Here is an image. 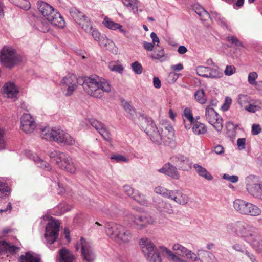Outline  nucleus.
Wrapping results in <instances>:
<instances>
[{
    "label": "nucleus",
    "instance_id": "5",
    "mask_svg": "<svg viewBox=\"0 0 262 262\" xmlns=\"http://www.w3.org/2000/svg\"><path fill=\"white\" fill-rule=\"evenodd\" d=\"M37 6L39 12L52 25L61 28L65 26L63 18L52 6L43 1H38Z\"/></svg>",
    "mask_w": 262,
    "mask_h": 262
},
{
    "label": "nucleus",
    "instance_id": "1",
    "mask_svg": "<svg viewBox=\"0 0 262 262\" xmlns=\"http://www.w3.org/2000/svg\"><path fill=\"white\" fill-rule=\"evenodd\" d=\"M78 84L82 85L87 94L96 98H101L104 93L111 91L108 81L96 75L78 78L75 74H69L63 78L60 83L61 88L67 90L66 95L67 96L72 94Z\"/></svg>",
    "mask_w": 262,
    "mask_h": 262
},
{
    "label": "nucleus",
    "instance_id": "16",
    "mask_svg": "<svg viewBox=\"0 0 262 262\" xmlns=\"http://www.w3.org/2000/svg\"><path fill=\"white\" fill-rule=\"evenodd\" d=\"M76 257L69 249L62 248L59 250L56 256V262H76Z\"/></svg>",
    "mask_w": 262,
    "mask_h": 262
},
{
    "label": "nucleus",
    "instance_id": "13",
    "mask_svg": "<svg viewBox=\"0 0 262 262\" xmlns=\"http://www.w3.org/2000/svg\"><path fill=\"white\" fill-rule=\"evenodd\" d=\"M88 122L102 136L104 140L108 142L112 141L111 134L104 123L94 119H90Z\"/></svg>",
    "mask_w": 262,
    "mask_h": 262
},
{
    "label": "nucleus",
    "instance_id": "8",
    "mask_svg": "<svg viewBox=\"0 0 262 262\" xmlns=\"http://www.w3.org/2000/svg\"><path fill=\"white\" fill-rule=\"evenodd\" d=\"M0 61L4 67L11 68L17 64L20 60L14 49L10 47H4L1 53Z\"/></svg>",
    "mask_w": 262,
    "mask_h": 262
},
{
    "label": "nucleus",
    "instance_id": "2",
    "mask_svg": "<svg viewBox=\"0 0 262 262\" xmlns=\"http://www.w3.org/2000/svg\"><path fill=\"white\" fill-rule=\"evenodd\" d=\"M142 250L148 262H162L159 250L163 254H165L168 260L171 262H187L174 254L170 250L165 247L160 246L158 249L147 238H142L139 241Z\"/></svg>",
    "mask_w": 262,
    "mask_h": 262
},
{
    "label": "nucleus",
    "instance_id": "4",
    "mask_svg": "<svg viewBox=\"0 0 262 262\" xmlns=\"http://www.w3.org/2000/svg\"><path fill=\"white\" fill-rule=\"evenodd\" d=\"M41 136L43 139L64 145H73L75 143V139L69 134L60 128H45L42 130Z\"/></svg>",
    "mask_w": 262,
    "mask_h": 262
},
{
    "label": "nucleus",
    "instance_id": "25",
    "mask_svg": "<svg viewBox=\"0 0 262 262\" xmlns=\"http://www.w3.org/2000/svg\"><path fill=\"white\" fill-rule=\"evenodd\" d=\"M68 155L58 150H54L49 153V157L52 161L59 167Z\"/></svg>",
    "mask_w": 262,
    "mask_h": 262
},
{
    "label": "nucleus",
    "instance_id": "42",
    "mask_svg": "<svg viewBox=\"0 0 262 262\" xmlns=\"http://www.w3.org/2000/svg\"><path fill=\"white\" fill-rule=\"evenodd\" d=\"M172 249L174 251H178V255L183 257L186 256L189 251L187 248L178 243L174 244Z\"/></svg>",
    "mask_w": 262,
    "mask_h": 262
},
{
    "label": "nucleus",
    "instance_id": "7",
    "mask_svg": "<svg viewBox=\"0 0 262 262\" xmlns=\"http://www.w3.org/2000/svg\"><path fill=\"white\" fill-rule=\"evenodd\" d=\"M233 207L238 213L244 215L257 216L261 213L258 207L242 199H235L233 202Z\"/></svg>",
    "mask_w": 262,
    "mask_h": 262
},
{
    "label": "nucleus",
    "instance_id": "38",
    "mask_svg": "<svg viewBox=\"0 0 262 262\" xmlns=\"http://www.w3.org/2000/svg\"><path fill=\"white\" fill-rule=\"evenodd\" d=\"M121 105L125 112L129 114L130 118L132 119H135V116H138L137 113L128 102L123 100L121 101Z\"/></svg>",
    "mask_w": 262,
    "mask_h": 262
},
{
    "label": "nucleus",
    "instance_id": "47",
    "mask_svg": "<svg viewBox=\"0 0 262 262\" xmlns=\"http://www.w3.org/2000/svg\"><path fill=\"white\" fill-rule=\"evenodd\" d=\"M193 9L195 13L201 17L202 19L206 20L207 18L210 17L209 14L204 9V8L200 6H196Z\"/></svg>",
    "mask_w": 262,
    "mask_h": 262
},
{
    "label": "nucleus",
    "instance_id": "52",
    "mask_svg": "<svg viewBox=\"0 0 262 262\" xmlns=\"http://www.w3.org/2000/svg\"><path fill=\"white\" fill-rule=\"evenodd\" d=\"M132 70L136 74H141L143 71V67L142 65L138 61H135L131 64Z\"/></svg>",
    "mask_w": 262,
    "mask_h": 262
},
{
    "label": "nucleus",
    "instance_id": "26",
    "mask_svg": "<svg viewBox=\"0 0 262 262\" xmlns=\"http://www.w3.org/2000/svg\"><path fill=\"white\" fill-rule=\"evenodd\" d=\"M192 124V130L195 135H202L205 134L207 132V128L206 125L203 123L195 120Z\"/></svg>",
    "mask_w": 262,
    "mask_h": 262
},
{
    "label": "nucleus",
    "instance_id": "30",
    "mask_svg": "<svg viewBox=\"0 0 262 262\" xmlns=\"http://www.w3.org/2000/svg\"><path fill=\"white\" fill-rule=\"evenodd\" d=\"M198 255L202 262H217L213 254L204 250L198 251Z\"/></svg>",
    "mask_w": 262,
    "mask_h": 262
},
{
    "label": "nucleus",
    "instance_id": "50",
    "mask_svg": "<svg viewBox=\"0 0 262 262\" xmlns=\"http://www.w3.org/2000/svg\"><path fill=\"white\" fill-rule=\"evenodd\" d=\"M226 39L228 41L230 42L231 44L238 47H244L243 43L235 36L233 35L228 36L227 37Z\"/></svg>",
    "mask_w": 262,
    "mask_h": 262
},
{
    "label": "nucleus",
    "instance_id": "43",
    "mask_svg": "<svg viewBox=\"0 0 262 262\" xmlns=\"http://www.w3.org/2000/svg\"><path fill=\"white\" fill-rule=\"evenodd\" d=\"M132 198L142 205L148 206V202L145 199V196L137 191L132 196Z\"/></svg>",
    "mask_w": 262,
    "mask_h": 262
},
{
    "label": "nucleus",
    "instance_id": "64",
    "mask_svg": "<svg viewBox=\"0 0 262 262\" xmlns=\"http://www.w3.org/2000/svg\"><path fill=\"white\" fill-rule=\"evenodd\" d=\"M143 47L147 51H151L154 50L155 45L151 42L144 41Z\"/></svg>",
    "mask_w": 262,
    "mask_h": 262
},
{
    "label": "nucleus",
    "instance_id": "28",
    "mask_svg": "<svg viewBox=\"0 0 262 262\" xmlns=\"http://www.w3.org/2000/svg\"><path fill=\"white\" fill-rule=\"evenodd\" d=\"M70 14L74 20L79 25L82 21H85L88 18L85 14L75 8H71L69 10Z\"/></svg>",
    "mask_w": 262,
    "mask_h": 262
},
{
    "label": "nucleus",
    "instance_id": "32",
    "mask_svg": "<svg viewBox=\"0 0 262 262\" xmlns=\"http://www.w3.org/2000/svg\"><path fill=\"white\" fill-rule=\"evenodd\" d=\"M156 208L160 213L167 214L173 213L172 205L167 202L162 201L157 205Z\"/></svg>",
    "mask_w": 262,
    "mask_h": 262
},
{
    "label": "nucleus",
    "instance_id": "20",
    "mask_svg": "<svg viewBox=\"0 0 262 262\" xmlns=\"http://www.w3.org/2000/svg\"><path fill=\"white\" fill-rule=\"evenodd\" d=\"M170 199L182 205L186 204L189 201L188 196L183 193L181 190L178 189L172 190Z\"/></svg>",
    "mask_w": 262,
    "mask_h": 262
},
{
    "label": "nucleus",
    "instance_id": "41",
    "mask_svg": "<svg viewBox=\"0 0 262 262\" xmlns=\"http://www.w3.org/2000/svg\"><path fill=\"white\" fill-rule=\"evenodd\" d=\"M123 4L133 11L134 13H138V0H122Z\"/></svg>",
    "mask_w": 262,
    "mask_h": 262
},
{
    "label": "nucleus",
    "instance_id": "60",
    "mask_svg": "<svg viewBox=\"0 0 262 262\" xmlns=\"http://www.w3.org/2000/svg\"><path fill=\"white\" fill-rule=\"evenodd\" d=\"M123 190L127 195L132 198L136 191L134 190V189L129 185H125L123 187Z\"/></svg>",
    "mask_w": 262,
    "mask_h": 262
},
{
    "label": "nucleus",
    "instance_id": "36",
    "mask_svg": "<svg viewBox=\"0 0 262 262\" xmlns=\"http://www.w3.org/2000/svg\"><path fill=\"white\" fill-rule=\"evenodd\" d=\"M150 57L153 59L160 60L163 61L165 57V54L164 49L162 47H159V49L155 48L154 53L151 54Z\"/></svg>",
    "mask_w": 262,
    "mask_h": 262
},
{
    "label": "nucleus",
    "instance_id": "61",
    "mask_svg": "<svg viewBox=\"0 0 262 262\" xmlns=\"http://www.w3.org/2000/svg\"><path fill=\"white\" fill-rule=\"evenodd\" d=\"M261 131V128L259 124H254L252 126V134L253 135H257Z\"/></svg>",
    "mask_w": 262,
    "mask_h": 262
},
{
    "label": "nucleus",
    "instance_id": "33",
    "mask_svg": "<svg viewBox=\"0 0 262 262\" xmlns=\"http://www.w3.org/2000/svg\"><path fill=\"white\" fill-rule=\"evenodd\" d=\"M262 108V102L251 100V102L245 107L244 110L249 113H255L259 111Z\"/></svg>",
    "mask_w": 262,
    "mask_h": 262
},
{
    "label": "nucleus",
    "instance_id": "51",
    "mask_svg": "<svg viewBox=\"0 0 262 262\" xmlns=\"http://www.w3.org/2000/svg\"><path fill=\"white\" fill-rule=\"evenodd\" d=\"M79 25L87 33H91L93 30L91 23L88 18H86L85 21H82V24H79Z\"/></svg>",
    "mask_w": 262,
    "mask_h": 262
},
{
    "label": "nucleus",
    "instance_id": "62",
    "mask_svg": "<svg viewBox=\"0 0 262 262\" xmlns=\"http://www.w3.org/2000/svg\"><path fill=\"white\" fill-rule=\"evenodd\" d=\"M245 144H246V139L243 138H238L237 141V145L238 146V148L240 150H243L245 148Z\"/></svg>",
    "mask_w": 262,
    "mask_h": 262
},
{
    "label": "nucleus",
    "instance_id": "18",
    "mask_svg": "<svg viewBox=\"0 0 262 262\" xmlns=\"http://www.w3.org/2000/svg\"><path fill=\"white\" fill-rule=\"evenodd\" d=\"M158 171L174 180H178L180 177V174L177 168L170 163H167L164 164V165Z\"/></svg>",
    "mask_w": 262,
    "mask_h": 262
},
{
    "label": "nucleus",
    "instance_id": "17",
    "mask_svg": "<svg viewBox=\"0 0 262 262\" xmlns=\"http://www.w3.org/2000/svg\"><path fill=\"white\" fill-rule=\"evenodd\" d=\"M122 229V225L114 222L107 223L105 226V230L106 235L112 240L116 241L120 230Z\"/></svg>",
    "mask_w": 262,
    "mask_h": 262
},
{
    "label": "nucleus",
    "instance_id": "40",
    "mask_svg": "<svg viewBox=\"0 0 262 262\" xmlns=\"http://www.w3.org/2000/svg\"><path fill=\"white\" fill-rule=\"evenodd\" d=\"M248 243L256 252L262 253V239L259 238V236Z\"/></svg>",
    "mask_w": 262,
    "mask_h": 262
},
{
    "label": "nucleus",
    "instance_id": "37",
    "mask_svg": "<svg viewBox=\"0 0 262 262\" xmlns=\"http://www.w3.org/2000/svg\"><path fill=\"white\" fill-rule=\"evenodd\" d=\"M223 76V73L217 66H216L215 68L209 67L208 78L217 79L222 78Z\"/></svg>",
    "mask_w": 262,
    "mask_h": 262
},
{
    "label": "nucleus",
    "instance_id": "3",
    "mask_svg": "<svg viewBox=\"0 0 262 262\" xmlns=\"http://www.w3.org/2000/svg\"><path fill=\"white\" fill-rule=\"evenodd\" d=\"M227 231L242 238L247 243L258 236V229L251 224L237 221L227 225Z\"/></svg>",
    "mask_w": 262,
    "mask_h": 262
},
{
    "label": "nucleus",
    "instance_id": "14",
    "mask_svg": "<svg viewBox=\"0 0 262 262\" xmlns=\"http://www.w3.org/2000/svg\"><path fill=\"white\" fill-rule=\"evenodd\" d=\"M170 159L180 170L186 171L191 168L192 162L184 155L179 154L172 157Z\"/></svg>",
    "mask_w": 262,
    "mask_h": 262
},
{
    "label": "nucleus",
    "instance_id": "31",
    "mask_svg": "<svg viewBox=\"0 0 262 262\" xmlns=\"http://www.w3.org/2000/svg\"><path fill=\"white\" fill-rule=\"evenodd\" d=\"M164 129L165 132H168V134L164 136V144L165 145H169L173 141L174 130L172 126L170 124H167V125L165 126Z\"/></svg>",
    "mask_w": 262,
    "mask_h": 262
},
{
    "label": "nucleus",
    "instance_id": "55",
    "mask_svg": "<svg viewBox=\"0 0 262 262\" xmlns=\"http://www.w3.org/2000/svg\"><path fill=\"white\" fill-rule=\"evenodd\" d=\"M110 158L115 160L116 162H123L127 163L129 161L125 157L119 154L112 155L110 157Z\"/></svg>",
    "mask_w": 262,
    "mask_h": 262
},
{
    "label": "nucleus",
    "instance_id": "48",
    "mask_svg": "<svg viewBox=\"0 0 262 262\" xmlns=\"http://www.w3.org/2000/svg\"><path fill=\"white\" fill-rule=\"evenodd\" d=\"M103 23L106 27L111 30H115L117 29V28L120 27V24L113 21L106 17H105Z\"/></svg>",
    "mask_w": 262,
    "mask_h": 262
},
{
    "label": "nucleus",
    "instance_id": "34",
    "mask_svg": "<svg viewBox=\"0 0 262 262\" xmlns=\"http://www.w3.org/2000/svg\"><path fill=\"white\" fill-rule=\"evenodd\" d=\"M193 167L200 176L205 178L207 180H212L213 177L204 167H202L198 164H194L193 165Z\"/></svg>",
    "mask_w": 262,
    "mask_h": 262
},
{
    "label": "nucleus",
    "instance_id": "22",
    "mask_svg": "<svg viewBox=\"0 0 262 262\" xmlns=\"http://www.w3.org/2000/svg\"><path fill=\"white\" fill-rule=\"evenodd\" d=\"M119 232L116 242L127 244L132 241L133 234L130 230L127 229L125 227L122 226V229L120 230Z\"/></svg>",
    "mask_w": 262,
    "mask_h": 262
},
{
    "label": "nucleus",
    "instance_id": "59",
    "mask_svg": "<svg viewBox=\"0 0 262 262\" xmlns=\"http://www.w3.org/2000/svg\"><path fill=\"white\" fill-rule=\"evenodd\" d=\"M187 258L191 260L192 261H195L201 259V257L198 256V255H196L194 253L189 250L188 252V254L186 256Z\"/></svg>",
    "mask_w": 262,
    "mask_h": 262
},
{
    "label": "nucleus",
    "instance_id": "53",
    "mask_svg": "<svg viewBox=\"0 0 262 262\" xmlns=\"http://www.w3.org/2000/svg\"><path fill=\"white\" fill-rule=\"evenodd\" d=\"M183 116L187 119L190 123H193L195 120L194 119L191 111L189 108H186L183 111Z\"/></svg>",
    "mask_w": 262,
    "mask_h": 262
},
{
    "label": "nucleus",
    "instance_id": "27",
    "mask_svg": "<svg viewBox=\"0 0 262 262\" xmlns=\"http://www.w3.org/2000/svg\"><path fill=\"white\" fill-rule=\"evenodd\" d=\"M59 168L62 169H64L71 173H74L76 171V167L72 159L68 155L66 156Z\"/></svg>",
    "mask_w": 262,
    "mask_h": 262
},
{
    "label": "nucleus",
    "instance_id": "10",
    "mask_svg": "<svg viewBox=\"0 0 262 262\" xmlns=\"http://www.w3.org/2000/svg\"><path fill=\"white\" fill-rule=\"evenodd\" d=\"M129 219L132 227L137 230H142L155 223L154 219L150 215L131 214Z\"/></svg>",
    "mask_w": 262,
    "mask_h": 262
},
{
    "label": "nucleus",
    "instance_id": "6",
    "mask_svg": "<svg viewBox=\"0 0 262 262\" xmlns=\"http://www.w3.org/2000/svg\"><path fill=\"white\" fill-rule=\"evenodd\" d=\"M139 119L146 124L147 126L145 129V132L149 137L150 140L158 145H160L162 143L164 144L165 137L164 135H162L163 129L160 130L157 127L151 117L144 116L140 113H139Z\"/></svg>",
    "mask_w": 262,
    "mask_h": 262
},
{
    "label": "nucleus",
    "instance_id": "21",
    "mask_svg": "<svg viewBox=\"0 0 262 262\" xmlns=\"http://www.w3.org/2000/svg\"><path fill=\"white\" fill-rule=\"evenodd\" d=\"M4 94L8 98H15L18 93V90L14 83L8 82L3 86Z\"/></svg>",
    "mask_w": 262,
    "mask_h": 262
},
{
    "label": "nucleus",
    "instance_id": "23",
    "mask_svg": "<svg viewBox=\"0 0 262 262\" xmlns=\"http://www.w3.org/2000/svg\"><path fill=\"white\" fill-rule=\"evenodd\" d=\"M20 249L19 247L11 245L5 242H0V254H14Z\"/></svg>",
    "mask_w": 262,
    "mask_h": 262
},
{
    "label": "nucleus",
    "instance_id": "19",
    "mask_svg": "<svg viewBox=\"0 0 262 262\" xmlns=\"http://www.w3.org/2000/svg\"><path fill=\"white\" fill-rule=\"evenodd\" d=\"M26 156L33 160L35 164L41 168L44 169L47 171H50L52 169L51 166L49 163L40 159L37 155L32 153L31 151L26 152Z\"/></svg>",
    "mask_w": 262,
    "mask_h": 262
},
{
    "label": "nucleus",
    "instance_id": "58",
    "mask_svg": "<svg viewBox=\"0 0 262 262\" xmlns=\"http://www.w3.org/2000/svg\"><path fill=\"white\" fill-rule=\"evenodd\" d=\"M223 179L226 180H228L233 183H236L238 181V177L237 176H230L228 174H224L223 176Z\"/></svg>",
    "mask_w": 262,
    "mask_h": 262
},
{
    "label": "nucleus",
    "instance_id": "39",
    "mask_svg": "<svg viewBox=\"0 0 262 262\" xmlns=\"http://www.w3.org/2000/svg\"><path fill=\"white\" fill-rule=\"evenodd\" d=\"M252 99L247 95L239 94L237 98V103L243 109L251 102Z\"/></svg>",
    "mask_w": 262,
    "mask_h": 262
},
{
    "label": "nucleus",
    "instance_id": "15",
    "mask_svg": "<svg viewBox=\"0 0 262 262\" xmlns=\"http://www.w3.org/2000/svg\"><path fill=\"white\" fill-rule=\"evenodd\" d=\"M21 129L26 133H32L35 128L34 119L29 114H24L21 118Z\"/></svg>",
    "mask_w": 262,
    "mask_h": 262
},
{
    "label": "nucleus",
    "instance_id": "45",
    "mask_svg": "<svg viewBox=\"0 0 262 262\" xmlns=\"http://www.w3.org/2000/svg\"><path fill=\"white\" fill-rule=\"evenodd\" d=\"M194 98L198 102L202 104L205 103L207 101L205 97L204 91L203 89L198 90L195 92Z\"/></svg>",
    "mask_w": 262,
    "mask_h": 262
},
{
    "label": "nucleus",
    "instance_id": "35",
    "mask_svg": "<svg viewBox=\"0 0 262 262\" xmlns=\"http://www.w3.org/2000/svg\"><path fill=\"white\" fill-rule=\"evenodd\" d=\"M98 42L99 45L102 48L106 50H110L114 46V43L113 41L108 39L103 34L102 35V36Z\"/></svg>",
    "mask_w": 262,
    "mask_h": 262
},
{
    "label": "nucleus",
    "instance_id": "44",
    "mask_svg": "<svg viewBox=\"0 0 262 262\" xmlns=\"http://www.w3.org/2000/svg\"><path fill=\"white\" fill-rule=\"evenodd\" d=\"M172 191V190H168L161 186H157L155 188V192L156 193L168 199H170Z\"/></svg>",
    "mask_w": 262,
    "mask_h": 262
},
{
    "label": "nucleus",
    "instance_id": "63",
    "mask_svg": "<svg viewBox=\"0 0 262 262\" xmlns=\"http://www.w3.org/2000/svg\"><path fill=\"white\" fill-rule=\"evenodd\" d=\"M150 36L151 38L152 39V43L155 46H157V47H159V44L160 43V40H159V38L157 36V34L155 32H152L150 34Z\"/></svg>",
    "mask_w": 262,
    "mask_h": 262
},
{
    "label": "nucleus",
    "instance_id": "24",
    "mask_svg": "<svg viewBox=\"0 0 262 262\" xmlns=\"http://www.w3.org/2000/svg\"><path fill=\"white\" fill-rule=\"evenodd\" d=\"M250 179V177H247L246 178V181L247 182L246 184L247 189L252 195L257 197L259 194L262 192V184L257 183L250 184L249 183V180Z\"/></svg>",
    "mask_w": 262,
    "mask_h": 262
},
{
    "label": "nucleus",
    "instance_id": "9",
    "mask_svg": "<svg viewBox=\"0 0 262 262\" xmlns=\"http://www.w3.org/2000/svg\"><path fill=\"white\" fill-rule=\"evenodd\" d=\"M76 249H81V254L82 258L86 262H93L96 258V255L92 248L91 242L81 237L75 246Z\"/></svg>",
    "mask_w": 262,
    "mask_h": 262
},
{
    "label": "nucleus",
    "instance_id": "56",
    "mask_svg": "<svg viewBox=\"0 0 262 262\" xmlns=\"http://www.w3.org/2000/svg\"><path fill=\"white\" fill-rule=\"evenodd\" d=\"M232 103V99L229 97H226L224 103L221 106V109L223 111H227L229 110L230 106Z\"/></svg>",
    "mask_w": 262,
    "mask_h": 262
},
{
    "label": "nucleus",
    "instance_id": "29",
    "mask_svg": "<svg viewBox=\"0 0 262 262\" xmlns=\"http://www.w3.org/2000/svg\"><path fill=\"white\" fill-rule=\"evenodd\" d=\"M39 255L31 252H28L25 255H22L19 258V262H40Z\"/></svg>",
    "mask_w": 262,
    "mask_h": 262
},
{
    "label": "nucleus",
    "instance_id": "11",
    "mask_svg": "<svg viewBox=\"0 0 262 262\" xmlns=\"http://www.w3.org/2000/svg\"><path fill=\"white\" fill-rule=\"evenodd\" d=\"M60 223L58 221L50 220L45 230V237L47 244L51 245L57 239L59 232Z\"/></svg>",
    "mask_w": 262,
    "mask_h": 262
},
{
    "label": "nucleus",
    "instance_id": "54",
    "mask_svg": "<svg viewBox=\"0 0 262 262\" xmlns=\"http://www.w3.org/2000/svg\"><path fill=\"white\" fill-rule=\"evenodd\" d=\"M258 78V74L256 72L249 73L248 77V81L250 84L252 85H256V80Z\"/></svg>",
    "mask_w": 262,
    "mask_h": 262
},
{
    "label": "nucleus",
    "instance_id": "46",
    "mask_svg": "<svg viewBox=\"0 0 262 262\" xmlns=\"http://www.w3.org/2000/svg\"><path fill=\"white\" fill-rule=\"evenodd\" d=\"M12 3L24 10H28L30 8V3L28 0H9Z\"/></svg>",
    "mask_w": 262,
    "mask_h": 262
},
{
    "label": "nucleus",
    "instance_id": "12",
    "mask_svg": "<svg viewBox=\"0 0 262 262\" xmlns=\"http://www.w3.org/2000/svg\"><path fill=\"white\" fill-rule=\"evenodd\" d=\"M205 117L206 120L213 126L216 131L221 132L222 130V118L213 108L210 106L206 107Z\"/></svg>",
    "mask_w": 262,
    "mask_h": 262
},
{
    "label": "nucleus",
    "instance_id": "57",
    "mask_svg": "<svg viewBox=\"0 0 262 262\" xmlns=\"http://www.w3.org/2000/svg\"><path fill=\"white\" fill-rule=\"evenodd\" d=\"M236 72V68L233 65L227 66L224 71V73L226 76H231Z\"/></svg>",
    "mask_w": 262,
    "mask_h": 262
},
{
    "label": "nucleus",
    "instance_id": "49",
    "mask_svg": "<svg viewBox=\"0 0 262 262\" xmlns=\"http://www.w3.org/2000/svg\"><path fill=\"white\" fill-rule=\"evenodd\" d=\"M209 67L204 66H199L196 68L197 74L203 77L208 78Z\"/></svg>",
    "mask_w": 262,
    "mask_h": 262
}]
</instances>
